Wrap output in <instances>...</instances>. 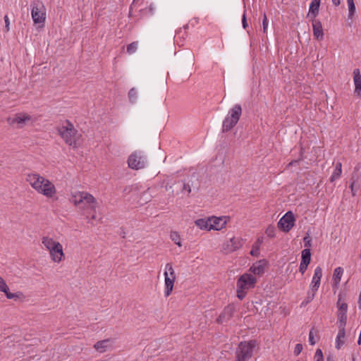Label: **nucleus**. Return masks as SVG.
I'll return each instance as SVG.
<instances>
[{
  "label": "nucleus",
  "instance_id": "412c9836",
  "mask_svg": "<svg viewBox=\"0 0 361 361\" xmlns=\"http://www.w3.org/2000/svg\"><path fill=\"white\" fill-rule=\"evenodd\" d=\"M176 279L168 277L167 274H166V277H164V295L166 297H169L171 294Z\"/></svg>",
  "mask_w": 361,
  "mask_h": 361
},
{
  "label": "nucleus",
  "instance_id": "473e14b6",
  "mask_svg": "<svg viewBox=\"0 0 361 361\" xmlns=\"http://www.w3.org/2000/svg\"><path fill=\"white\" fill-rule=\"evenodd\" d=\"M128 97L131 102L134 103L136 102L137 99V91L136 88L133 87L128 92Z\"/></svg>",
  "mask_w": 361,
  "mask_h": 361
},
{
  "label": "nucleus",
  "instance_id": "2f4dec72",
  "mask_svg": "<svg viewBox=\"0 0 361 361\" xmlns=\"http://www.w3.org/2000/svg\"><path fill=\"white\" fill-rule=\"evenodd\" d=\"M347 3L348 5V11H349L348 16H349V18H353V16H354L355 12V6L354 0H347Z\"/></svg>",
  "mask_w": 361,
  "mask_h": 361
},
{
  "label": "nucleus",
  "instance_id": "5fc2aeb1",
  "mask_svg": "<svg viewBox=\"0 0 361 361\" xmlns=\"http://www.w3.org/2000/svg\"><path fill=\"white\" fill-rule=\"evenodd\" d=\"M353 361H355V358L353 359Z\"/></svg>",
  "mask_w": 361,
  "mask_h": 361
},
{
  "label": "nucleus",
  "instance_id": "c756f323",
  "mask_svg": "<svg viewBox=\"0 0 361 361\" xmlns=\"http://www.w3.org/2000/svg\"><path fill=\"white\" fill-rule=\"evenodd\" d=\"M166 274H167L168 277L176 279V273L171 263H167L166 264L164 273V277H166Z\"/></svg>",
  "mask_w": 361,
  "mask_h": 361
},
{
  "label": "nucleus",
  "instance_id": "f3484780",
  "mask_svg": "<svg viewBox=\"0 0 361 361\" xmlns=\"http://www.w3.org/2000/svg\"><path fill=\"white\" fill-rule=\"evenodd\" d=\"M267 261L266 259H260L254 263L250 268V271L255 275L262 276L267 266Z\"/></svg>",
  "mask_w": 361,
  "mask_h": 361
},
{
  "label": "nucleus",
  "instance_id": "a211bd4d",
  "mask_svg": "<svg viewBox=\"0 0 361 361\" xmlns=\"http://www.w3.org/2000/svg\"><path fill=\"white\" fill-rule=\"evenodd\" d=\"M313 35L317 40L321 41L324 39V30L322 23L317 19H312Z\"/></svg>",
  "mask_w": 361,
  "mask_h": 361
},
{
  "label": "nucleus",
  "instance_id": "9d476101",
  "mask_svg": "<svg viewBox=\"0 0 361 361\" xmlns=\"http://www.w3.org/2000/svg\"><path fill=\"white\" fill-rule=\"evenodd\" d=\"M243 243L244 240L242 238L232 237L222 244L221 251L225 254L232 253L241 248Z\"/></svg>",
  "mask_w": 361,
  "mask_h": 361
},
{
  "label": "nucleus",
  "instance_id": "393cba45",
  "mask_svg": "<svg viewBox=\"0 0 361 361\" xmlns=\"http://www.w3.org/2000/svg\"><path fill=\"white\" fill-rule=\"evenodd\" d=\"M343 274V269L341 267H337L334 269L333 274V283L336 287H338L341 282V277Z\"/></svg>",
  "mask_w": 361,
  "mask_h": 361
},
{
  "label": "nucleus",
  "instance_id": "ddd939ff",
  "mask_svg": "<svg viewBox=\"0 0 361 361\" xmlns=\"http://www.w3.org/2000/svg\"><path fill=\"white\" fill-rule=\"evenodd\" d=\"M32 6V18L35 23H44L46 19L45 8L42 3L34 4Z\"/></svg>",
  "mask_w": 361,
  "mask_h": 361
},
{
  "label": "nucleus",
  "instance_id": "c03bdc74",
  "mask_svg": "<svg viewBox=\"0 0 361 361\" xmlns=\"http://www.w3.org/2000/svg\"><path fill=\"white\" fill-rule=\"evenodd\" d=\"M242 23H243V28L245 29L247 27V23L246 16H245V13L243 16Z\"/></svg>",
  "mask_w": 361,
  "mask_h": 361
},
{
  "label": "nucleus",
  "instance_id": "f257e3e1",
  "mask_svg": "<svg viewBox=\"0 0 361 361\" xmlns=\"http://www.w3.org/2000/svg\"><path fill=\"white\" fill-rule=\"evenodd\" d=\"M25 181L37 194L53 201L58 199V191L54 182L39 173H27Z\"/></svg>",
  "mask_w": 361,
  "mask_h": 361
},
{
  "label": "nucleus",
  "instance_id": "6e6552de",
  "mask_svg": "<svg viewBox=\"0 0 361 361\" xmlns=\"http://www.w3.org/2000/svg\"><path fill=\"white\" fill-rule=\"evenodd\" d=\"M32 122V116L26 112H18L7 118V123L17 128H23L28 123Z\"/></svg>",
  "mask_w": 361,
  "mask_h": 361
},
{
  "label": "nucleus",
  "instance_id": "ea45409f",
  "mask_svg": "<svg viewBox=\"0 0 361 361\" xmlns=\"http://www.w3.org/2000/svg\"><path fill=\"white\" fill-rule=\"evenodd\" d=\"M314 357L317 361H324L323 354L321 349H317L315 353Z\"/></svg>",
  "mask_w": 361,
  "mask_h": 361
},
{
  "label": "nucleus",
  "instance_id": "4be33fe9",
  "mask_svg": "<svg viewBox=\"0 0 361 361\" xmlns=\"http://www.w3.org/2000/svg\"><path fill=\"white\" fill-rule=\"evenodd\" d=\"M321 0H312L309 8L307 16H311L312 19H315L316 16L319 13V6Z\"/></svg>",
  "mask_w": 361,
  "mask_h": 361
},
{
  "label": "nucleus",
  "instance_id": "2eb2a0df",
  "mask_svg": "<svg viewBox=\"0 0 361 361\" xmlns=\"http://www.w3.org/2000/svg\"><path fill=\"white\" fill-rule=\"evenodd\" d=\"M230 221V217L228 216H210L209 217V231H221L226 227L227 223Z\"/></svg>",
  "mask_w": 361,
  "mask_h": 361
},
{
  "label": "nucleus",
  "instance_id": "f704fd0d",
  "mask_svg": "<svg viewBox=\"0 0 361 361\" xmlns=\"http://www.w3.org/2000/svg\"><path fill=\"white\" fill-rule=\"evenodd\" d=\"M9 290V288L6 284L5 280L0 276V292H3L6 294V293Z\"/></svg>",
  "mask_w": 361,
  "mask_h": 361
},
{
  "label": "nucleus",
  "instance_id": "7c9ffc66",
  "mask_svg": "<svg viewBox=\"0 0 361 361\" xmlns=\"http://www.w3.org/2000/svg\"><path fill=\"white\" fill-rule=\"evenodd\" d=\"M171 240L178 247L182 246L181 243V238L178 232L177 231H171L170 233Z\"/></svg>",
  "mask_w": 361,
  "mask_h": 361
},
{
  "label": "nucleus",
  "instance_id": "39448f33",
  "mask_svg": "<svg viewBox=\"0 0 361 361\" xmlns=\"http://www.w3.org/2000/svg\"><path fill=\"white\" fill-rule=\"evenodd\" d=\"M257 279L250 274L245 273L239 276L236 282V296L243 300L250 289L255 288Z\"/></svg>",
  "mask_w": 361,
  "mask_h": 361
},
{
  "label": "nucleus",
  "instance_id": "bb28decb",
  "mask_svg": "<svg viewBox=\"0 0 361 361\" xmlns=\"http://www.w3.org/2000/svg\"><path fill=\"white\" fill-rule=\"evenodd\" d=\"M311 262V252L310 249L305 248L301 253V262L303 264L309 265Z\"/></svg>",
  "mask_w": 361,
  "mask_h": 361
},
{
  "label": "nucleus",
  "instance_id": "cd10ccee",
  "mask_svg": "<svg viewBox=\"0 0 361 361\" xmlns=\"http://www.w3.org/2000/svg\"><path fill=\"white\" fill-rule=\"evenodd\" d=\"M5 295L8 299H13L15 300H24L25 299V295L20 291L12 293L8 290Z\"/></svg>",
  "mask_w": 361,
  "mask_h": 361
},
{
  "label": "nucleus",
  "instance_id": "f8f14e48",
  "mask_svg": "<svg viewBox=\"0 0 361 361\" xmlns=\"http://www.w3.org/2000/svg\"><path fill=\"white\" fill-rule=\"evenodd\" d=\"M322 277V269L321 267H317L314 269V273L310 286L312 295H308V301L312 300L313 298H314V295L320 286Z\"/></svg>",
  "mask_w": 361,
  "mask_h": 361
},
{
  "label": "nucleus",
  "instance_id": "4c0bfd02",
  "mask_svg": "<svg viewBox=\"0 0 361 361\" xmlns=\"http://www.w3.org/2000/svg\"><path fill=\"white\" fill-rule=\"evenodd\" d=\"M260 247L257 245L253 244L252 247V250L250 251V255L255 257H258L260 254L259 252Z\"/></svg>",
  "mask_w": 361,
  "mask_h": 361
},
{
  "label": "nucleus",
  "instance_id": "b1692460",
  "mask_svg": "<svg viewBox=\"0 0 361 361\" xmlns=\"http://www.w3.org/2000/svg\"><path fill=\"white\" fill-rule=\"evenodd\" d=\"M195 224L201 230L209 231V217L198 219L195 221Z\"/></svg>",
  "mask_w": 361,
  "mask_h": 361
},
{
  "label": "nucleus",
  "instance_id": "864d4df0",
  "mask_svg": "<svg viewBox=\"0 0 361 361\" xmlns=\"http://www.w3.org/2000/svg\"><path fill=\"white\" fill-rule=\"evenodd\" d=\"M147 191H145L144 192V195L147 194Z\"/></svg>",
  "mask_w": 361,
  "mask_h": 361
},
{
  "label": "nucleus",
  "instance_id": "a878e982",
  "mask_svg": "<svg viewBox=\"0 0 361 361\" xmlns=\"http://www.w3.org/2000/svg\"><path fill=\"white\" fill-rule=\"evenodd\" d=\"M342 173V164L341 162H337L335 169L330 177V181L334 182L335 180L340 178Z\"/></svg>",
  "mask_w": 361,
  "mask_h": 361
},
{
  "label": "nucleus",
  "instance_id": "3c124183",
  "mask_svg": "<svg viewBox=\"0 0 361 361\" xmlns=\"http://www.w3.org/2000/svg\"><path fill=\"white\" fill-rule=\"evenodd\" d=\"M326 361H333V360L331 357H328Z\"/></svg>",
  "mask_w": 361,
  "mask_h": 361
},
{
  "label": "nucleus",
  "instance_id": "c85d7f7f",
  "mask_svg": "<svg viewBox=\"0 0 361 361\" xmlns=\"http://www.w3.org/2000/svg\"><path fill=\"white\" fill-rule=\"evenodd\" d=\"M358 177L355 178V176H353L351 178V183H350V190L352 192V195L355 196L356 195L357 190L360 188V184L357 182Z\"/></svg>",
  "mask_w": 361,
  "mask_h": 361
},
{
  "label": "nucleus",
  "instance_id": "79ce46f5",
  "mask_svg": "<svg viewBox=\"0 0 361 361\" xmlns=\"http://www.w3.org/2000/svg\"><path fill=\"white\" fill-rule=\"evenodd\" d=\"M307 267H308V265H307V264H303V263L300 262V267H299V271H300V272L302 274H303L306 271V270H307Z\"/></svg>",
  "mask_w": 361,
  "mask_h": 361
},
{
  "label": "nucleus",
  "instance_id": "5701e85b",
  "mask_svg": "<svg viewBox=\"0 0 361 361\" xmlns=\"http://www.w3.org/2000/svg\"><path fill=\"white\" fill-rule=\"evenodd\" d=\"M345 326L338 325V333L336 336V348L337 349H340L341 347L344 343V338H345Z\"/></svg>",
  "mask_w": 361,
  "mask_h": 361
},
{
  "label": "nucleus",
  "instance_id": "4468645a",
  "mask_svg": "<svg viewBox=\"0 0 361 361\" xmlns=\"http://www.w3.org/2000/svg\"><path fill=\"white\" fill-rule=\"evenodd\" d=\"M295 216L291 212H288L278 222V227L284 232H288L295 224Z\"/></svg>",
  "mask_w": 361,
  "mask_h": 361
},
{
  "label": "nucleus",
  "instance_id": "e433bc0d",
  "mask_svg": "<svg viewBox=\"0 0 361 361\" xmlns=\"http://www.w3.org/2000/svg\"><path fill=\"white\" fill-rule=\"evenodd\" d=\"M314 335H317V331H315L314 329H312L309 333V343L312 345L316 343L314 340Z\"/></svg>",
  "mask_w": 361,
  "mask_h": 361
},
{
  "label": "nucleus",
  "instance_id": "8fccbe9b",
  "mask_svg": "<svg viewBox=\"0 0 361 361\" xmlns=\"http://www.w3.org/2000/svg\"><path fill=\"white\" fill-rule=\"evenodd\" d=\"M298 161L295 160V161H292L291 162L289 163V165H293L295 163H297Z\"/></svg>",
  "mask_w": 361,
  "mask_h": 361
},
{
  "label": "nucleus",
  "instance_id": "aec40b11",
  "mask_svg": "<svg viewBox=\"0 0 361 361\" xmlns=\"http://www.w3.org/2000/svg\"><path fill=\"white\" fill-rule=\"evenodd\" d=\"M353 81L355 84V93L361 96V74L358 68L353 71Z\"/></svg>",
  "mask_w": 361,
  "mask_h": 361
},
{
  "label": "nucleus",
  "instance_id": "f03ea898",
  "mask_svg": "<svg viewBox=\"0 0 361 361\" xmlns=\"http://www.w3.org/2000/svg\"><path fill=\"white\" fill-rule=\"evenodd\" d=\"M71 202L81 212L89 222L96 220L98 202L90 193L78 191L71 194Z\"/></svg>",
  "mask_w": 361,
  "mask_h": 361
},
{
  "label": "nucleus",
  "instance_id": "1a4fd4ad",
  "mask_svg": "<svg viewBox=\"0 0 361 361\" xmlns=\"http://www.w3.org/2000/svg\"><path fill=\"white\" fill-rule=\"evenodd\" d=\"M128 166L133 170H140L145 168L147 157L141 151H135L128 158Z\"/></svg>",
  "mask_w": 361,
  "mask_h": 361
},
{
  "label": "nucleus",
  "instance_id": "c9c22d12",
  "mask_svg": "<svg viewBox=\"0 0 361 361\" xmlns=\"http://www.w3.org/2000/svg\"><path fill=\"white\" fill-rule=\"evenodd\" d=\"M275 227L274 226L270 225L267 228L265 233L268 237L274 238L275 236Z\"/></svg>",
  "mask_w": 361,
  "mask_h": 361
},
{
  "label": "nucleus",
  "instance_id": "49530a36",
  "mask_svg": "<svg viewBox=\"0 0 361 361\" xmlns=\"http://www.w3.org/2000/svg\"><path fill=\"white\" fill-rule=\"evenodd\" d=\"M183 190H188V193H190L191 192L190 187L188 184H184L183 185Z\"/></svg>",
  "mask_w": 361,
  "mask_h": 361
},
{
  "label": "nucleus",
  "instance_id": "72a5a7b5",
  "mask_svg": "<svg viewBox=\"0 0 361 361\" xmlns=\"http://www.w3.org/2000/svg\"><path fill=\"white\" fill-rule=\"evenodd\" d=\"M137 49V42H133L127 46V52L130 54H133Z\"/></svg>",
  "mask_w": 361,
  "mask_h": 361
},
{
  "label": "nucleus",
  "instance_id": "423d86ee",
  "mask_svg": "<svg viewBox=\"0 0 361 361\" xmlns=\"http://www.w3.org/2000/svg\"><path fill=\"white\" fill-rule=\"evenodd\" d=\"M256 345L254 340L240 342L235 353V361H247L253 354Z\"/></svg>",
  "mask_w": 361,
  "mask_h": 361
},
{
  "label": "nucleus",
  "instance_id": "603ef678",
  "mask_svg": "<svg viewBox=\"0 0 361 361\" xmlns=\"http://www.w3.org/2000/svg\"><path fill=\"white\" fill-rule=\"evenodd\" d=\"M149 201H150V198L147 199V200H145V203H146V202H149Z\"/></svg>",
  "mask_w": 361,
  "mask_h": 361
},
{
  "label": "nucleus",
  "instance_id": "9b49d317",
  "mask_svg": "<svg viewBox=\"0 0 361 361\" xmlns=\"http://www.w3.org/2000/svg\"><path fill=\"white\" fill-rule=\"evenodd\" d=\"M337 306V320L338 325L345 326L347 323L348 304L342 299L341 294L338 295V299L336 303Z\"/></svg>",
  "mask_w": 361,
  "mask_h": 361
},
{
  "label": "nucleus",
  "instance_id": "de8ad7c7",
  "mask_svg": "<svg viewBox=\"0 0 361 361\" xmlns=\"http://www.w3.org/2000/svg\"><path fill=\"white\" fill-rule=\"evenodd\" d=\"M263 239L262 238H257V241L254 243L255 245H257L260 247L261 244L262 243Z\"/></svg>",
  "mask_w": 361,
  "mask_h": 361
},
{
  "label": "nucleus",
  "instance_id": "58836bf2",
  "mask_svg": "<svg viewBox=\"0 0 361 361\" xmlns=\"http://www.w3.org/2000/svg\"><path fill=\"white\" fill-rule=\"evenodd\" d=\"M303 241L305 243V247L306 248L310 249V247L312 246V240H311L309 234H307L305 237H304Z\"/></svg>",
  "mask_w": 361,
  "mask_h": 361
},
{
  "label": "nucleus",
  "instance_id": "09e8293b",
  "mask_svg": "<svg viewBox=\"0 0 361 361\" xmlns=\"http://www.w3.org/2000/svg\"><path fill=\"white\" fill-rule=\"evenodd\" d=\"M332 3L334 6H337L340 4V0H332Z\"/></svg>",
  "mask_w": 361,
  "mask_h": 361
},
{
  "label": "nucleus",
  "instance_id": "a19ab883",
  "mask_svg": "<svg viewBox=\"0 0 361 361\" xmlns=\"http://www.w3.org/2000/svg\"><path fill=\"white\" fill-rule=\"evenodd\" d=\"M302 350V344L298 343L295 345V347L294 353L296 355H298L301 353Z\"/></svg>",
  "mask_w": 361,
  "mask_h": 361
},
{
  "label": "nucleus",
  "instance_id": "6ab92c4d",
  "mask_svg": "<svg viewBox=\"0 0 361 361\" xmlns=\"http://www.w3.org/2000/svg\"><path fill=\"white\" fill-rule=\"evenodd\" d=\"M112 347V340L110 338L97 341L94 345V348L100 353L106 352Z\"/></svg>",
  "mask_w": 361,
  "mask_h": 361
},
{
  "label": "nucleus",
  "instance_id": "20e7f679",
  "mask_svg": "<svg viewBox=\"0 0 361 361\" xmlns=\"http://www.w3.org/2000/svg\"><path fill=\"white\" fill-rule=\"evenodd\" d=\"M41 243L43 249L48 252L50 259L54 263L60 264L66 258L63 245L49 235H43L41 238Z\"/></svg>",
  "mask_w": 361,
  "mask_h": 361
},
{
  "label": "nucleus",
  "instance_id": "37998d69",
  "mask_svg": "<svg viewBox=\"0 0 361 361\" xmlns=\"http://www.w3.org/2000/svg\"><path fill=\"white\" fill-rule=\"evenodd\" d=\"M262 24H263V30L265 32L267 31V26H268V20H267V16L265 14L264 15Z\"/></svg>",
  "mask_w": 361,
  "mask_h": 361
},
{
  "label": "nucleus",
  "instance_id": "dca6fc26",
  "mask_svg": "<svg viewBox=\"0 0 361 361\" xmlns=\"http://www.w3.org/2000/svg\"><path fill=\"white\" fill-rule=\"evenodd\" d=\"M235 312V307L234 304H229L226 307H224L222 312L220 314L219 317L216 319V322L219 324H222L223 322L230 319Z\"/></svg>",
  "mask_w": 361,
  "mask_h": 361
},
{
  "label": "nucleus",
  "instance_id": "a18cd8bd",
  "mask_svg": "<svg viewBox=\"0 0 361 361\" xmlns=\"http://www.w3.org/2000/svg\"><path fill=\"white\" fill-rule=\"evenodd\" d=\"M4 21H5V23H6V27L7 28V31L9 30V20H8V17L7 16H4Z\"/></svg>",
  "mask_w": 361,
  "mask_h": 361
},
{
  "label": "nucleus",
  "instance_id": "0eeeda50",
  "mask_svg": "<svg viewBox=\"0 0 361 361\" xmlns=\"http://www.w3.org/2000/svg\"><path fill=\"white\" fill-rule=\"evenodd\" d=\"M242 114V108L240 104H235L231 108L223 121V131L231 130L238 122Z\"/></svg>",
  "mask_w": 361,
  "mask_h": 361
},
{
  "label": "nucleus",
  "instance_id": "7ed1b4c3",
  "mask_svg": "<svg viewBox=\"0 0 361 361\" xmlns=\"http://www.w3.org/2000/svg\"><path fill=\"white\" fill-rule=\"evenodd\" d=\"M59 135L66 145L73 149L78 148L80 145L81 134L68 120L61 121L56 127Z\"/></svg>",
  "mask_w": 361,
  "mask_h": 361
}]
</instances>
